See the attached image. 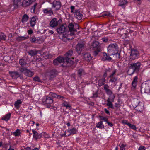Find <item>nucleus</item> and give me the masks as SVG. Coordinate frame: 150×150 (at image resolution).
<instances>
[{
    "label": "nucleus",
    "mask_w": 150,
    "mask_h": 150,
    "mask_svg": "<svg viewBox=\"0 0 150 150\" xmlns=\"http://www.w3.org/2000/svg\"><path fill=\"white\" fill-rule=\"evenodd\" d=\"M56 71L55 70H52L47 73V75L50 79L54 78L56 76Z\"/></svg>",
    "instance_id": "15"
},
{
    "label": "nucleus",
    "mask_w": 150,
    "mask_h": 150,
    "mask_svg": "<svg viewBox=\"0 0 150 150\" xmlns=\"http://www.w3.org/2000/svg\"><path fill=\"white\" fill-rule=\"evenodd\" d=\"M57 30L59 33L62 34V40L65 42L69 40L74 38V37L73 36L74 33H71L67 30V28H66L63 25H62L57 28Z\"/></svg>",
    "instance_id": "1"
},
{
    "label": "nucleus",
    "mask_w": 150,
    "mask_h": 150,
    "mask_svg": "<svg viewBox=\"0 0 150 150\" xmlns=\"http://www.w3.org/2000/svg\"><path fill=\"white\" fill-rule=\"evenodd\" d=\"M122 122L123 125H126L128 126L129 124V123L128 122L127 120H122Z\"/></svg>",
    "instance_id": "52"
},
{
    "label": "nucleus",
    "mask_w": 150,
    "mask_h": 150,
    "mask_svg": "<svg viewBox=\"0 0 150 150\" xmlns=\"http://www.w3.org/2000/svg\"><path fill=\"white\" fill-rule=\"evenodd\" d=\"M21 0H14L13 1V5L16 7H18L21 5Z\"/></svg>",
    "instance_id": "37"
},
{
    "label": "nucleus",
    "mask_w": 150,
    "mask_h": 150,
    "mask_svg": "<svg viewBox=\"0 0 150 150\" xmlns=\"http://www.w3.org/2000/svg\"><path fill=\"white\" fill-rule=\"evenodd\" d=\"M128 126L132 129L133 130H136V126L133 125H132L130 123H129V124L128 125Z\"/></svg>",
    "instance_id": "48"
},
{
    "label": "nucleus",
    "mask_w": 150,
    "mask_h": 150,
    "mask_svg": "<svg viewBox=\"0 0 150 150\" xmlns=\"http://www.w3.org/2000/svg\"><path fill=\"white\" fill-rule=\"evenodd\" d=\"M21 134L20 130L18 129L13 133V135L15 137L19 136L21 135Z\"/></svg>",
    "instance_id": "35"
},
{
    "label": "nucleus",
    "mask_w": 150,
    "mask_h": 150,
    "mask_svg": "<svg viewBox=\"0 0 150 150\" xmlns=\"http://www.w3.org/2000/svg\"><path fill=\"white\" fill-rule=\"evenodd\" d=\"M118 46L116 43L111 44L108 47V52L109 55L111 56L115 54H118Z\"/></svg>",
    "instance_id": "2"
},
{
    "label": "nucleus",
    "mask_w": 150,
    "mask_h": 150,
    "mask_svg": "<svg viewBox=\"0 0 150 150\" xmlns=\"http://www.w3.org/2000/svg\"><path fill=\"white\" fill-rule=\"evenodd\" d=\"M49 31V34L47 35V36H50L52 34L54 33V32L52 30H49V31Z\"/></svg>",
    "instance_id": "59"
},
{
    "label": "nucleus",
    "mask_w": 150,
    "mask_h": 150,
    "mask_svg": "<svg viewBox=\"0 0 150 150\" xmlns=\"http://www.w3.org/2000/svg\"><path fill=\"white\" fill-rule=\"evenodd\" d=\"M84 44L83 43H79L76 46V50L79 54L84 48Z\"/></svg>",
    "instance_id": "18"
},
{
    "label": "nucleus",
    "mask_w": 150,
    "mask_h": 150,
    "mask_svg": "<svg viewBox=\"0 0 150 150\" xmlns=\"http://www.w3.org/2000/svg\"><path fill=\"white\" fill-rule=\"evenodd\" d=\"M99 117L101 120H103L104 122H107L108 121V119L106 117L102 116H100Z\"/></svg>",
    "instance_id": "53"
},
{
    "label": "nucleus",
    "mask_w": 150,
    "mask_h": 150,
    "mask_svg": "<svg viewBox=\"0 0 150 150\" xmlns=\"http://www.w3.org/2000/svg\"><path fill=\"white\" fill-rule=\"evenodd\" d=\"M137 79L138 77L137 76H135L134 78L132 83V87L134 88H135L136 86Z\"/></svg>",
    "instance_id": "27"
},
{
    "label": "nucleus",
    "mask_w": 150,
    "mask_h": 150,
    "mask_svg": "<svg viewBox=\"0 0 150 150\" xmlns=\"http://www.w3.org/2000/svg\"><path fill=\"white\" fill-rule=\"evenodd\" d=\"M141 65V64L140 62L132 63L130 64L129 68L133 70V72H138L140 69Z\"/></svg>",
    "instance_id": "5"
},
{
    "label": "nucleus",
    "mask_w": 150,
    "mask_h": 150,
    "mask_svg": "<svg viewBox=\"0 0 150 150\" xmlns=\"http://www.w3.org/2000/svg\"><path fill=\"white\" fill-rule=\"evenodd\" d=\"M49 31V29H47L46 30H44V33H45V35L46 36H47V35L49 34V31Z\"/></svg>",
    "instance_id": "56"
},
{
    "label": "nucleus",
    "mask_w": 150,
    "mask_h": 150,
    "mask_svg": "<svg viewBox=\"0 0 150 150\" xmlns=\"http://www.w3.org/2000/svg\"><path fill=\"white\" fill-rule=\"evenodd\" d=\"M37 4L35 3L34 4V6L31 8V11L32 13H35V8L36 7L37 5Z\"/></svg>",
    "instance_id": "45"
},
{
    "label": "nucleus",
    "mask_w": 150,
    "mask_h": 150,
    "mask_svg": "<svg viewBox=\"0 0 150 150\" xmlns=\"http://www.w3.org/2000/svg\"><path fill=\"white\" fill-rule=\"evenodd\" d=\"M28 33L29 35H31L33 33V31L32 29H30L28 31Z\"/></svg>",
    "instance_id": "58"
},
{
    "label": "nucleus",
    "mask_w": 150,
    "mask_h": 150,
    "mask_svg": "<svg viewBox=\"0 0 150 150\" xmlns=\"http://www.w3.org/2000/svg\"><path fill=\"white\" fill-rule=\"evenodd\" d=\"M144 108V105L143 103L142 102H139L138 105H136L135 109L138 111H142Z\"/></svg>",
    "instance_id": "14"
},
{
    "label": "nucleus",
    "mask_w": 150,
    "mask_h": 150,
    "mask_svg": "<svg viewBox=\"0 0 150 150\" xmlns=\"http://www.w3.org/2000/svg\"><path fill=\"white\" fill-rule=\"evenodd\" d=\"M62 104L63 106L67 108H70L71 107V106L67 102H65L64 103H63Z\"/></svg>",
    "instance_id": "47"
},
{
    "label": "nucleus",
    "mask_w": 150,
    "mask_h": 150,
    "mask_svg": "<svg viewBox=\"0 0 150 150\" xmlns=\"http://www.w3.org/2000/svg\"><path fill=\"white\" fill-rule=\"evenodd\" d=\"M73 51L70 50L66 52L64 55L65 58H66V62L67 64H72L74 62L72 61L70 57L72 55ZM68 66H69V64H68Z\"/></svg>",
    "instance_id": "4"
},
{
    "label": "nucleus",
    "mask_w": 150,
    "mask_h": 150,
    "mask_svg": "<svg viewBox=\"0 0 150 150\" xmlns=\"http://www.w3.org/2000/svg\"><path fill=\"white\" fill-rule=\"evenodd\" d=\"M84 57L85 60L89 61L92 59L91 55L89 53H86L84 55Z\"/></svg>",
    "instance_id": "28"
},
{
    "label": "nucleus",
    "mask_w": 150,
    "mask_h": 150,
    "mask_svg": "<svg viewBox=\"0 0 150 150\" xmlns=\"http://www.w3.org/2000/svg\"><path fill=\"white\" fill-rule=\"evenodd\" d=\"M32 131L33 133V139L37 141L41 138L42 136L41 133H38L37 132L33 129H32Z\"/></svg>",
    "instance_id": "11"
},
{
    "label": "nucleus",
    "mask_w": 150,
    "mask_h": 150,
    "mask_svg": "<svg viewBox=\"0 0 150 150\" xmlns=\"http://www.w3.org/2000/svg\"><path fill=\"white\" fill-rule=\"evenodd\" d=\"M37 19V17L36 16H34L31 18L30 22L32 27H34L35 25Z\"/></svg>",
    "instance_id": "19"
},
{
    "label": "nucleus",
    "mask_w": 150,
    "mask_h": 150,
    "mask_svg": "<svg viewBox=\"0 0 150 150\" xmlns=\"http://www.w3.org/2000/svg\"><path fill=\"white\" fill-rule=\"evenodd\" d=\"M102 16H108L109 17H111L112 16L108 12H106L102 14Z\"/></svg>",
    "instance_id": "49"
},
{
    "label": "nucleus",
    "mask_w": 150,
    "mask_h": 150,
    "mask_svg": "<svg viewBox=\"0 0 150 150\" xmlns=\"http://www.w3.org/2000/svg\"><path fill=\"white\" fill-rule=\"evenodd\" d=\"M28 37H27L25 36H18L17 38V40L18 41H21L22 40H25L27 39Z\"/></svg>",
    "instance_id": "41"
},
{
    "label": "nucleus",
    "mask_w": 150,
    "mask_h": 150,
    "mask_svg": "<svg viewBox=\"0 0 150 150\" xmlns=\"http://www.w3.org/2000/svg\"><path fill=\"white\" fill-rule=\"evenodd\" d=\"M68 28H69V32L71 33H74V35L73 36L74 37V32L76 31V30L75 29H79L78 25L77 24H75L74 25L72 23H70L68 25Z\"/></svg>",
    "instance_id": "7"
},
{
    "label": "nucleus",
    "mask_w": 150,
    "mask_h": 150,
    "mask_svg": "<svg viewBox=\"0 0 150 150\" xmlns=\"http://www.w3.org/2000/svg\"><path fill=\"white\" fill-rule=\"evenodd\" d=\"M117 77L112 76V77L110 78L109 81L112 82H115L117 81Z\"/></svg>",
    "instance_id": "46"
},
{
    "label": "nucleus",
    "mask_w": 150,
    "mask_h": 150,
    "mask_svg": "<svg viewBox=\"0 0 150 150\" xmlns=\"http://www.w3.org/2000/svg\"><path fill=\"white\" fill-rule=\"evenodd\" d=\"M33 79L34 81L38 82H41V80H40V78L37 76H36L33 78Z\"/></svg>",
    "instance_id": "51"
},
{
    "label": "nucleus",
    "mask_w": 150,
    "mask_h": 150,
    "mask_svg": "<svg viewBox=\"0 0 150 150\" xmlns=\"http://www.w3.org/2000/svg\"><path fill=\"white\" fill-rule=\"evenodd\" d=\"M78 73L79 75L81 77L84 76L86 74L84 70L82 69L78 70Z\"/></svg>",
    "instance_id": "32"
},
{
    "label": "nucleus",
    "mask_w": 150,
    "mask_h": 150,
    "mask_svg": "<svg viewBox=\"0 0 150 150\" xmlns=\"http://www.w3.org/2000/svg\"><path fill=\"white\" fill-rule=\"evenodd\" d=\"M98 97V94L96 92L95 93H93V96L92 97L93 98H96Z\"/></svg>",
    "instance_id": "60"
},
{
    "label": "nucleus",
    "mask_w": 150,
    "mask_h": 150,
    "mask_svg": "<svg viewBox=\"0 0 150 150\" xmlns=\"http://www.w3.org/2000/svg\"><path fill=\"white\" fill-rule=\"evenodd\" d=\"M59 63H63L66 62V58L65 57H59L57 58Z\"/></svg>",
    "instance_id": "36"
},
{
    "label": "nucleus",
    "mask_w": 150,
    "mask_h": 150,
    "mask_svg": "<svg viewBox=\"0 0 150 150\" xmlns=\"http://www.w3.org/2000/svg\"><path fill=\"white\" fill-rule=\"evenodd\" d=\"M32 2V0H24L22 2L21 5L23 7H27L30 6Z\"/></svg>",
    "instance_id": "17"
},
{
    "label": "nucleus",
    "mask_w": 150,
    "mask_h": 150,
    "mask_svg": "<svg viewBox=\"0 0 150 150\" xmlns=\"http://www.w3.org/2000/svg\"><path fill=\"white\" fill-rule=\"evenodd\" d=\"M53 63L54 65H57L59 63L57 58L56 59L53 61Z\"/></svg>",
    "instance_id": "54"
},
{
    "label": "nucleus",
    "mask_w": 150,
    "mask_h": 150,
    "mask_svg": "<svg viewBox=\"0 0 150 150\" xmlns=\"http://www.w3.org/2000/svg\"><path fill=\"white\" fill-rule=\"evenodd\" d=\"M70 133V134H74L76 133L77 130L76 128H73L71 129H68L67 130Z\"/></svg>",
    "instance_id": "26"
},
{
    "label": "nucleus",
    "mask_w": 150,
    "mask_h": 150,
    "mask_svg": "<svg viewBox=\"0 0 150 150\" xmlns=\"http://www.w3.org/2000/svg\"><path fill=\"white\" fill-rule=\"evenodd\" d=\"M142 93H150V80H148L143 83L141 88Z\"/></svg>",
    "instance_id": "3"
},
{
    "label": "nucleus",
    "mask_w": 150,
    "mask_h": 150,
    "mask_svg": "<svg viewBox=\"0 0 150 150\" xmlns=\"http://www.w3.org/2000/svg\"><path fill=\"white\" fill-rule=\"evenodd\" d=\"M127 3V1L126 0H120L119 5L122 6L125 5Z\"/></svg>",
    "instance_id": "43"
},
{
    "label": "nucleus",
    "mask_w": 150,
    "mask_h": 150,
    "mask_svg": "<svg viewBox=\"0 0 150 150\" xmlns=\"http://www.w3.org/2000/svg\"><path fill=\"white\" fill-rule=\"evenodd\" d=\"M96 127L100 129H102L104 128L105 126L103 124V122L100 121L97 124Z\"/></svg>",
    "instance_id": "30"
},
{
    "label": "nucleus",
    "mask_w": 150,
    "mask_h": 150,
    "mask_svg": "<svg viewBox=\"0 0 150 150\" xmlns=\"http://www.w3.org/2000/svg\"><path fill=\"white\" fill-rule=\"evenodd\" d=\"M49 95L53 97L57 98L58 99H61L64 98V97L62 96L56 94L55 93L51 92L50 93Z\"/></svg>",
    "instance_id": "23"
},
{
    "label": "nucleus",
    "mask_w": 150,
    "mask_h": 150,
    "mask_svg": "<svg viewBox=\"0 0 150 150\" xmlns=\"http://www.w3.org/2000/svg\"><path fill=\"white\" fill-rule=\"evenodd\" d=\"M104 111H105V112L107 114H110V112H109V111L108 110H107V109L106 108H105L104 109Z\"/></svg>",
    "instance_id": "62"
},
{
    "label": "nucleus",
    "mask_w": 150,
    "mask_h": 150,
    "mask_svg": "<svg viewBox=\"0 0 150 150\" xmlns=\"http://www.w3.org/2000/svg\"><path fill=\"white\" fill-rule=\"evenodd\" d=\"M107 71H108V70H107L105 72V73H104V74H103V78H105H105L106 77V76H107V73H106V72H107Z\"/></svg>",
    "instance_id": "63"
},
{
    "label": "nucleus",
    "mask_w": 150,
    "mask_h": 150,
    "mask_svg": "<svg viewBox=\"0 0 150 150\" xmlns=\"http://www.w3.org/2000/svg\"><path fill=\"white\" fill-rule=\"evenodd\" d=\"M52 8H54L56 11L59 9L61 7V4L59 1H54L52 3Z\"/></svg>",
    "instance_id": "8"
},
{
    "label": "nucleus",
    "mask_w": 150,
    "mask_h": 150,
    "mask_svg": "<svg viewBox=\"0 0 150 150\" xmlns=\"http://www.w3.org/2000/svg\"><path fill=\"white\" fill-rule=\"evenodd\" d=\"M120 150H125V145L123 144H119Z\"/></svg>",
    "instance_id": "50"
},
{
    "label": "nucleus",
    "mask_w": 150,
    "mask_h": 150,
    "mask_svg": "<svg viewBox=\"0 0 150 150\" xmlns=\"http://www.w3.org/2000/svg\"><path fill=\"white\" fill-rule=\"evenodd\" d=\"M30 41L32 43L40 44L43 42V40L42 37H34L31 38L30 39Z\"/></svg>",
    "instance_id": "13"
},
{
    "label": "nucleus",
    "mask_w": 150,
    "mask_h": 150,
    "mask_svg": "<svg viewBox=\"0 0 150 150\" xmlns=\"http://www.w3.org/2000/svg\"><path fill=\"white\" fill-rule=\"evenodd\" d=\"M6 39V36L2 32H0V41L1 40H5Z\"/></svg>",
    "instance_id": "33"
},
{
    "label": "nucleus",
    "mask_w": 150,
    "mask_h": 150,
    "mask_svg": "<svg viewBox=\"0 0 150 150\" xmlns=\"http://www.w3.org/2000/svg\"><path fill=\"white\" fill-rule=\"evenodd\" d=\"M42 11L44 14L48 16H51L53 15L54 13L51 8H43Z\"/></svg>",
    "instance_id": "10"
},
{
    "label": "nucleus",
    "mask_w": 150,
    "mask_h": 150,
    "mask_svg": "<svg viewBox=\"0 0 150 150\" xmlns=\"http://www.w3.org/2000/svg\"><path fill=\"white\" fill-rule=\"evenodd\" d=\"M38 51L36 50H30L28 51V53L31 56H33L37 54Z\"/></svg>",
    "instance_id": "24"
},
{
    "label": "nucleus",
    "mask_w": 150,
    "mask_h": 150,
    "mask_svg": "<svg viewBox=\"0 0 150 150\" xmlns=\"http://www.w3.org/2000/svg\"><path fill=\"white\" fill-rule=\"evenodd\" d=\"M71 10H74L75 8V7L74 6H71L70 7Z\"/></svg>",
    "instance_id": "64"
},
{
    "label": "nucleus",
    "mask_w": 150,
    "mask_h": 150,
    "mask_svg": "<svg viewBox=\"0 0 150 150\" xmlns=\"http://www.w3.org/2000/svg\"><path fill=\"white\" fill-rule=\"evenodd\" d=\"M19 63L22 67H24L27 64V62L23 59H21L19 61Z\"/></svg>",
    "instance_id": "29"
},
{
    "label": "nucleus",
    "mask_w": 150,
    "mask_h": 150,
    "mask_svg": "<svg viewBox=\"0 0 150 150\" xmlns=\"http://www.w3.org/2000/svg\"><path fill=\"white\" fill-rule=\"evenodd\" d=\"M42 101L44 103L47 104H51L53 103V100L50 97L46 96L42 98Z\"/></svg>",
    "instance_id": "12"
},
{
    "label": "nucleus",
    "mask_w": 150,
    "mask_h": 150,
    "mask_svg": "<svg viewBox=\"0 0 150 150\" xmlns=\"http://www.w3.org/2000/svg\"><path fill=\"white\" fill-rule=\"evenodd\" d=\"M116 72V70H114L113 72L112 73V74L109 77L111 78L112 77V76H113L115 74Z\"/></svg>",
    "instance_id": "57"
},
{
    "label": "nucleus",
    "mask_w": 150,
    "mask_h": 150,
    "mask_svg": "<svg viewBox=\"0 0 150 150\" xmlns=\"http://www.w3.org/2000/svg\"><path fill=\"white\" fill-rule=\"evenodd\" d=\"M106 122L107 123L109 126L111 127H112L113 125L112 123L109 122L108 121H107V122Z\"/></svg>",
    "instance_id": "61"
},
{
    "label": "nucleus",
    "mask_w": 150,
    "mask_h": 150,
    "mask_svg": "<svg viewBox=\"0 0 150 150\" xmlns=\"http://www.w3.org/2000/svg\"><path fill=\"white\" fill-rule=\"evenodd\" d=\"M11 114L8 113L4 116L1 119L6 122L8 121L10 119L11 116Z\"/></svg>",
    "instance_id": "22"
},
{
    "label": "nucleus",
    "mask_w": 150,
    "mask_h": 150,
    "mask_svg": "<svg viewBox=\"0 0 150 150\" xmlns=\"http://www.w3.org/2000/svg\"><path fill=\"white\" fill-rule=\"evenodd\" d=\"M105 78H102L100 79L98 81V84L100 86H101L105 83Z\"/></svg>",
    "instance_id": "39"
},
{
    "label": "nucleus",
    "mask_w": 150,
    "mask_h": 150,
    "mask_svg": "<svg viewBox=\"0 0 150 150\" xmlns=\"http://www.w3.org/2000/svg\"><path fill=\"white\" fill-rule=\"evenodd\" d=\"M59 21H61V20L59 19L58 20L57 18H53L50 22V26L52 28H54L57 26L59 24Z\"/></svg>",
    "instance_id": "9"
},
{
    "label": "nucleus",
    "mask_w": 150,
    "mask_h": 150,
    "mask_svg": "<svg viewBox=\"0 0 150 150\" xmlns=\"http://www.w3.org/2000/svg\"><path fill=\"white\" fill-rule=\"evenodd\" d=\"M74 16L77 19L81 20L82 18L83 15L79 11L76 10L74 13Z\"/></svg>",
    "instance_id": "16"
},
{
    "label": "nucleus",
    "mask_w": 150,
    "mask_h": 150,
    "mask_svg": "<svg viewBox=\"0 0 150 150\" xmlns=\"http://www.w3.org/2000/svg\"><path fill=\"white\" fill-rule=\"evenodd\" d=\"M109 86L107 85H105L104 86V89L105 90L107 94L109 96L113 94L112 91L108 88Z\"/></svg>",
    "instance_id": "20"
},
{
    "label": "nucleus",
    "mask_w": 150,
    "mask_h": 150,
    "mask_svg": "<svg viewBox=\"0 0 150 150\" xmlns=\"http://www.w3.org/2000/svg\"><path fill=\"white\" fill-rule=\"evenodd\" d=\"M92 47L95 49H98L99 47V43L97 41L94 42L92 44Z\"/></svg>",
    "instance_id": "34"
},
{
    "label": "nucleus",
    "mask_w": 150,
    "mask_h": 150,
    "mask_svg": "<svg viewBox=\"0 0 150 150\" xmlns=\"http://www.w3.org/2000/svg\"><path fill=\"white\" fill-rule=\"evenodd\" d=\"M146 148L143 146H140L138 149V150H145Z\"/></svg>",
    "instance_id": "55"
},
{
    "label": "nucleus",
    "mask_w": 150,
    "mask_h": 150,
    "mask_svg": "<svg viewBox=\"0 0 150 150\" xmlns=\"http://www.w3.org/2000/svg\"><path fill=\"white\" fill-rule=\"evenodd\" d=\"M112 102L107 101L106 105L107 106H108L109 108H110L112 109H114L113 105L112 103Z\"/></svg>",
    "instance_id": "44"
},
{
    "label": "nucleus",
    "mask_w": 150,
    "mask_h": 150,
    "mask_svg": "<svg viewBox=\"0 0 150 150\" xmlns=\"http://www.w3.org/2000/svg\"><path fill=\"white\" fill-rule=\"evenodd\" d=\"M103 57L102 60L103 61H110L112 59V58L105 52L103 53Z\"/></svg>",
    "instance_id": "21"
},
{
    "label": "nucleus",
    "mask_w": 150,
    "mask_h": 150,
    "mask_svg": "<svg viewBox=\"0 0 150 150\" xmlns=\"http://www.w3.org/2000/svg\"><path fill=\"white\" fill-rule=\"evenodd\" d=\"M139 56L138 52L136 50H132L130 55V58L132 60L137 59Z\"/></svg>",
    "instance_id": "6"
},
{
    "label": "nucleus",
    "mask_w": 150,
    "mask_h": 150,
    "mask_svg": "<svg viewBox=\"0 0 150 150\" xmlns=\"http://www.w3.org/2000/svg\"><path fill=\"white\" fill-rule=\"evenodd\" d=\"M22 103V101L20 99L17 100L14 103V106L17 109H18L20 107V105Z\"/></svg>",
    "instance_id": "25"
},
{
    "label": "nucleus",
    "mask_w": 150,
    "mask_h": 150,
    "mask_svg": "<svg viewBox=\"0 0 150 150\" xmlns=\"http://www.w3.org/2000/svg\"><path fill=\"white\" fill-rule=\"evenodd\" d=\"M28 18V16L26 14H25L23 16L22 21L23 23H25L27 21Z\"/></svg>",
    "instance_id": "40"
},
{
    "label": "nucleus",
    "mask_w": 150,
    "mask_h": 150,
    "mask_svg": "<svg viewBox=\"0 0 150 150\" xmlns=\"http://www.w3.org/2000/svg\"><path fill=\"white\" fill-rule=\"evenodd\" d=\"M115 98V95L113 94L109 96V98L107 101L113 102Z\"/></svg>",
    "instance_id": "38"
},
{
    "label": "nucleus",
    "mask_w": 150,
    "mask_h": 150,
    "mask_svg": "<svg viewBox=\"0 0 150 150\" xmlns=\"http://www.w3.org/2000/svg\"><path fill=\"white\" fill-rule=\"evenodd\" d=\"M11 76L12 78L15 79L19 76L18 73L16 72H13L11 74Z\"/></svg>",
    "instance_id": "31"
},
{
    "label": "nucleus",
    "mask_w": 150,
    "mask_h": 150,
    "mask_svg": "<svg viewBox=\"0 0 150 150\" xmlns=\"http://www.w3.org/2000/svg\"><path fill=\"white\" fill-rule=\"evenodd\" d=\"M25 74L27 76L30 77H31L33 75V73L29 70H27L26 71Z\"/></svg>",
    "instance_id": "42"
}]
</instances>
